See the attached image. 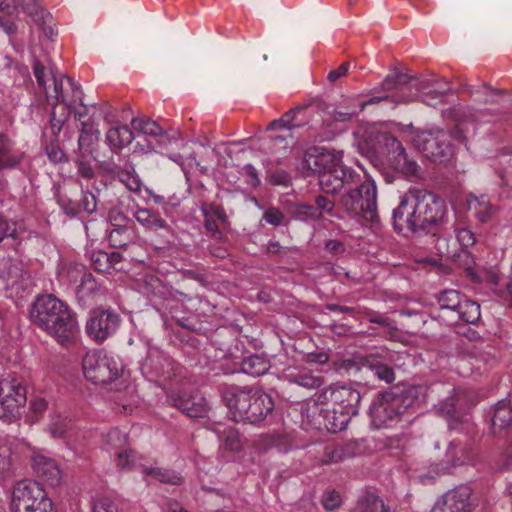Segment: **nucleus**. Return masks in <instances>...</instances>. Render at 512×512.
<instances>
[{"instance_id":"1","label":"nucleus","mask_w":512,"mask_h":512,"mask_svg":"<svg viewBox=\"0 0 512 512\" xmlns=\"http://www.w3.org/2000/svg\"><path fill=\"white\" fill-rule=\"evenodd\" d=\"M446 201L425 189H409L393 209V228L397 233L425 231L436 234L448 223Z\"/></svg>"},{"instance_id":"2","label":"nucleus","mask_w":512,"mask_h":512,"mask_svg":"<svg viewBox=\"0 0 512 512\" xmlns=\"http://www.w3.org/2000/svg\"><path fill=\"white\" fill-rule=\"evenodd\" d=\"M343 152L324 147L307 149L298 166L303 177L318 176L319 185L325 194L335 195L357 184L360 176L354 169L343 164Z\"/></svg>"},{"instance_id":"3","label":"nucleus","mask_w":512,"mask_h":512,"mask_svg":"<svg viewBox=\"0 0 512 512\" xmlns=\"http://www.w3.org/2000/svg\"><path fill=\"white\" fill-rule=\"evenodd\" d=\"M30 318L33 324L62 344L75 339L79 333L76 314L53 294L36 298L30 310Z\"/></svg>"},{"instance_id":"4","label":"nucleus","mask_w":512,"mask_h":512,"mask_svg":"<svg viewBox=\"0 0 512 512\" xmlns=\"http://www.w3.org/2000/svg\"><path fill=\"white\" fill-rule=\"evenodd\" d=\"M222 399L235 422L258 424L275 407L273 398L256 386H230L223 391Z\"/></svg>"},{"instance_id":"5","label":"nucleus","mask_w":512,"mask_h":512,"mask_svg":"<svg viewBox=\"0 0 512 512\" xmlns=\"http://www.w3.org/2000/svg\"><path fill=\"white\" fill-rule=\"evenodd\" d=\"M417 394V387L399 385L378 392L369 408L371 425L380 429L398 422L401 415L413 405Z\"/></svg>"},{"instance_id":"6","label":"nucleus","mask_w":512,"mask_h":512,"mask_svg":"<svg viewBox=\"0 0 512 512\" xmlns=\"http://www.w3.org/2000/svg\"><path fill=\"white\" fill-rule=\"evenodd\" d=\"M343 191L337 201V207L349 218L360 223H376L379 219L377 211V186L371 179H356Z\"/></svg>"},{"instance_id":"7","label":"nucleus","mask_w":512,"mask_h":512,"mask_svg":"<svg viewBox=\"0 0 512 512\" xmlns=\"http://www.w3.org/2000/svg\"><path fill=\"white\" fill-rule=\"evenodd\" d=\"M464 141L462 129L459 125L447 132L443 129H430L418 132L413 143L417 150L432 162L445 163L453 155L452 140Z\"/></svg>"},{"instance_id":"8","label":"nucleus","mask_w":512,"mask_h":512,"mask_svg":"<svg viewBox=\"0 0 512 512\" xmlns=\"http://www.w3.org/2000/svg\"><path fill=\"white\" fill-rule=\"evenodd\" d=\"M11 512H56L42 486L31 480L17 482L12 490Z\"/></svg>"},{"instance_id":"9","label":"nucleus","mask_w":512,"mask_h":512,"mask_svg":"<svg viewBox=\"0 0 512 512\" xmlns=\"http://www.w3.org/2000/svg\"><path fill=\"white\" fill-rule=\"evenodd\" d=\"M414 79L402 72H394L387 75L380 87V95L372 96L368 100L360 103V111H363L367 105L378 104L382 101H391L393 103H405L410 101V92L412 87L422 91L426 88L424 82L412 83Z\"/></svg>"},{"instance_id":"10","label":"nucleus","mask_w":512,"mask_h":512,"mask_svg":"<svg viewBox=\"0 0 512 512\" xmlns=\"http://www.w3.org/2000/svg\"><path fill=\"white\" fill-rule=\"evenodd\" d=\"M140 369L150 380L159 381L163 385L171 383L174 379L181 380L184 371L183 367L157 347H149Z\"/></svg>"},{"instance_id":"11","label":"nucleus","mask_w":512,"mask_h":512,"mask_svg":"<svg viewBox=\"0 0 512 512\" xmlns=\"http://www.w3.org/2000/svg\"><path fill=\"white\" fill-rule=\"evenodd\" d=\"M26 401V388L17 379H0V419L11 422L18 418Z\"/></svg>"},{"instance_id":"12","label":"nucleus","mask_w":512,"mask_h":512,"mask_svg":"<svg viewBox=\"0 0 512 512\" xmlns=\"http://www.w3.org/2000/svg\"><path fill=\"white\" fill-rule=\"evenodd\" d=\"M361 401L360 392L349 385H331L318 396V403L329 405L356 416Z\"/></svg>"},{"instance_id":"13","label":"nucleus","mask_w":512,"mask_h":512,"mask_svg":"<svg viewBox=\"0 0 512 512\" xmlns=\"http://www.w3.org/2000/svg\"><path fill=\"white\" fill-rule=\"evenodd\" d=\"M83 373L87 380L94 384H106L119 375L117 362L110 357L101 356L96 352H88L82 361Z\"/></svg>"},{"instance_id":"14","label":"nucleus","mask_w":512,"mask_h":512,"mask_svg":"<svg viewBox=\"0 0 512 512\" xmlns=\"http://www.w3.org/2000/svg\"><path fill=\"white\" fill-rule=\"evenodd\" d=\"M120 321V316L110 309H92L85 330L91 339L103 342L117 331Z\"/></svg>"},{"instance_id":"15","label":"nucleus","mask_w":512,"mask_h":512,"mask_svg":"<svg viewBox=\"0 0 512 512\" xmlns=\"http://www.w3.org/2000/svg\"><path fill=\"white\" fill-rule=\"evenodd\" d=\"M116 163L113 158L98 162V168L102 174L112 179H118L130 191L138 192L141 190V180L136 174L134 164L129 157L119 159Z\"/></svg>"},{"instance_id":"16","label":"nucleus","mask_w":512,"mask_h":512,"mask_svg":"<svg viewBox=\"0 0 512 512\" xmlns=\"http://www.w3.org/2000/svg\"><path fill=\"white\" fill-rule=\"evenodd\" d=\"M318 401L313 406L312 415H308L310 423L317 429H326L329 432L337 433L346 429L348 423L353 417L343 410L329 405L319 406Z\"/></svg>"},{"instance_id":"17","label":"nucleus","mask_w":512,"mask_h":512,"mask_svg":"<svg viewBox=\"0 0 512 512\" xmlns=\"http://www.w3.org/2000/svg\"><path fill=\"white\" fill-rule=\"evenodd\" d=\"M167 401L190 418H204L208 415L207 401L198 393L171 390L167 395Z\"/></svg>"},{"instance_id":"18","label":"nucleus","mask_w":512,"mask_h":512,"mask_svg":"<svg viewBox=\"0 0 512 512\" xmlns=\"http://www.w3.org/2000/svg\"><path fill=\"white\" fill-rule=\"evenodd\" d=\"M51 78V85H48L46 89H43L45 92L46 100L49 105L52 107H59L61 105H67L72 106L74 102H76V99L73 101H68L64 95L63 92V82L64 80L67 81L68 85L72 89L74 93V97L79 99V104L84 106L81 98L82 91L80 89V86L74 82V80L70 77H67L65 75H60L58 78L56 75V72L53 68L50 69Z\"/></svg>"},{"instance_id":"19","label":"nucleus","mask_w":512,"mask_h":512,"mask_svg":"<svg viewBox=\"0 0 512 512\" xmlns=\"http://www.w3.org/2000/svg\"><path fill=\"white\" fill-rule=\"evenodd\" d=\"M362 154L365 155L372 164L378 165L381 162L380 154L386 156L388 164L393 156L402 153L405 148L401 142L391 133L382 132L376 136V147H360Z\"/></svg>"},{"instance_id":"20","label":"nucleus","mask_w":512,"mask_h":512,"mask_svg":"<svg viewBox=\"0 0 512 512\" xmlns=\"http://www.w3.org/2000/svg\"><path fill=\"white\" fill-rule=\"evenodd\" d=\"M363 367L369 369L381 381L387 384L395 380L393 354L386 349L369 353L360 360Z\"/></svg>"},{"instance_id":"21","label":"nucleus","mask_w":512,"mask_h":512,"mask_svg":"<svg viewBox=\"0 0 512 512\" xmlns=\"http://www.w3.org/2000/svg\"><path fill=\"white\" fill-rule=\"evenodd\" d=\"M32 468L38 478L51 486H57L61 480V471L52 458L44 455H35L32 459Z\"/></svg>"},{"instance_id":"22","label":"nucleus","mask_w":512,"mask_h":512,"mask_svg":"<svg viewBox=\"0 0 512 512\" xmlns=\"http://www.w3.org/2000/svg\"><path fill=\"white\" fill-rule=\"evenodd\" d=\"M470 497L471 489L468 486H459L448 491L438 503L452 512H471Z\"/></svg>"},{"instance_id":"23","label":"nucleus","mask_w":512,"mask_h":512,"mask_svg":"<svg viewBox=\"0 0 512 512\" xmlns=\"http://www.w3.org/2000/svg\"><path fill=\"white\" fill-rule=\"evenodd\" d=\"M470 497L471 489L468 486H459L448 491L438 503L452 512H471Z\"/></svg>"},{"instance_id":"24","label":"nucleus","mask_w":512,"mask_h":512,"mask_svg":"<svg viewBox=\"0 0 512 512\" xmlns=\"http://www.w3.org/2000/svg\"><path fill=\"white\" fill-rule=\"evenodd\" d=\"M459 399V392L453 389L452 394L437 406L439 414L449 419V428L452 430H457L458 425H468V421L463 419L457 409Z\"/></svg>"},{"instance_id":"25","label":"nucleus","mask_w":512,"mask_h":512,"mask_svg":"<svg viewBox=\"0 0 512 512\" xmlns=\"http://www.w3.org/2000/svg\"><path fill=\"white\" fill-rule=\"evenodd\" d=\"M105 138L111 152L119 154L122 148L128 146L133 141L134 135L127 125H119L110 128Z\"/></svg>"},{"instance_id":"26","label":"nucleus","mask_w":512,"mask_h":512,"mask_svg":"<svg viewBox=\"0 0 512 512\" xmlns=\"http://www.w3.org/2000/svg\"><path fill=\"white\" fill-rule=\"evenodd\" d=\"M25 275L26 272L20 261L9 257L0 259V279L3 280L7 286L13 287L20 280L24 279Z\"/></svg>"},{"instance_id":"27","label":"nucleus","mask_w":512,"mask_h":512,"mask_svg":"<svg viewBox=\"0 0 512 512\" xmlns=\"http://www.w3.org/2000/svg\"><path fill=\"white\" fill-rule=\"evenodd\" d=\"M22 154L13 151V142L5 133H0V172L16 168L22 161Z\"/></svg>"},{"instance_id":"28","label":"nucleus","mask_w":512,"mask_h":512,"mask_svg":"<svg viewBox=\"0 0 512 512\" xmlns=\"http://www.w3.org/2000/svg\"><path fill=\"white\" fill-rule=\"evenodd\" d=\"M389 165L394 171L402 174L407 178L421 177V167L414 159L408 156L405 150L400 154L398 153L397 156H393Z\"/></svg>"},{"instance_id":"29","label":"nucleus","mask_w":512,"mask_h":512,"mask_svg":"<svg viewBox=\"0 0 512 512\" xmlns=\"http://www.w3.org/2000/svg\"><path fill=\"white\" fill-rule=\"evenodd\" d=\"M134 217L145 229L153 232H157L160 229L167 230L169 228L168 223L160 214L152 209L140 208L135 212Z\"/></svg>"},{"instance_id":"30","label":"nucleus","mask_w":512,"mask_h":512,"mask_svg":"<svg viewBox=\"0 0 512 512\" xmlns=\"http://www.w3.org/2000/svg\"><path fill=\"white\" fill-rule=\"evenodd\" d=\"M354 512H392L374 492L366 491L358 499Z\"/></svg>"},{"instance_id":"31","label":"nucleus","mask_w":512,"mask_h":512,"mask_svg":"<svg viewBox=\"0 0 512 512\" xmlns=\"http://www.w3.org/2000/svg\"><path fill=\"white\" fill-rule=\"evenodd\" d=\"M512 423V407L507 400L499 401L494 408L492 428L494 433L507 428Z\"/></svg>"},{"instance_id":"32","label":"nucleus","mask_w":512,"mask_h":512,"mask_svg":"<svg viewBox=\"0 0 512 512\" xmlns=\"http://www.w3.org/2000/svg\"><path fill=\"white\" fill-rule=\"evenodd\" d=\"M269 368V361L259 355H250L240 362V371L253 377L265 374Z\"/></svg>"},{"instance_id":"33","label":"nucleus","mask_w":512,"mask_h":512,"mask_svg":"<svg viewBox=\"0 0 512 512\" xmlns=\"http://www.w3.org/2000/svg\"><path fill=\"white\" fill-rule=\"evenodd\" d=\"M285 205L289 218L302 222L317 221L312 204L287 201Z\"/></svg>"},{"instance_id":"34","label":"nucleus","mask_w":512,"mask_h":512,"mask_svg":"<svg viewBox=\"0 0 512 512\" xmlns=\"http://www.w3.org/2000/svg\"><path fill=\"white\" fill-rule=\"evenodd\" d=\"M71 108L72 106L67 105L52 107L49 118V129L51 132L49 137L58 138L60 131L70 117Z\"/></svg>"},{"instance_id":"35","label":"nucleus","mask_w":512,"mask_h":512,"mask_svg":"<svg viewBox=\"0 0 512 512\" xmlns=\"http://www.w3.org/2000/svg\"><path fill=\"white\" fill-rule=\"evenodd\" d=\"M446 456L449 458L451 465L456 467L465 464L472 458V448L453 440L448 446Z\"/></svg>"},{"instance_id":"36","label":"nucleus","mask_w":512,"mask_h":512,"mask_svg":"<svg viewBox=\"0 0 512 512\" xmlns=\"http://www.w3.org/2000/svg\"><path fill=\"white\" fill-rule=\"evenodd\" d=\"M99 294H102L101 285L96 281L91 273L84 272L81 277L80 285L77 288V296L79 300L94 298Z\"/></svg>"},{"instance_id":"37","label":"nucleus","mask_w":512,"mask_h":512,"mask_svg":"<svg viewBox=\"0 0 512 512\" xmlns=\"http://www.w3.org/2000/svg\"><path fill=\"white\" fill-rule=\"evenodd\" d=\"M48 128H45L43 131V144L45 146V152L48 159L54 164L66 163L68 162L67 155L63 152V150L59 146V139L48 137L47 134Z\"/></svg>"},{"instance_id":"38","label":"nucleus","mask_w":512,"mask_h":512,"mask_svg":"<svg viewBox=\"0 0 512 512\" xmlns=\"http://www.w3.org/2000/svg\"><path fill=\"white\" fill-rule=\"evenodd\" d=\"M458 319L468 324H477L481 317L480 305L472 300H462L456 311Z\"/></svg>"},{"instance_id":"39","label":"nucleus","mask_w":512,"mask_h":512,"mask_svg":"<svg viewBox=\"0 0 512 512\" xmlns=\"http://www.w3.org/2000/svg\"><path fill=\"white\" fill-rule=\"evenodd\" d=\"M14 458L9 442L0 437V474L11 475L13 473Z\"/></svg>"},{"instance_id":"40","label":"nucleus","mask_w":512,"mask_h":512,"mask_svg":"<svg viewBox=\"0 0 512 512\" xmlns=\"http://www.w3.org/2000/svg\"><path fill=\"white\" fill-rule=\"evenodd\" d=\"M469 208L474 211L476 218L482 222H488L493 215V207L484 197H473L469 200Z\"/></svg>"},{"instance_id":"41","label":"nucleus","mask_w":512,"mask_h":512,"mask_svg":"<svg viewBox=\"0 0 512 512\" xmlns=\"http://www.w3.org/2000/svg\"><path fill=\"white\" fill-rule=\"evenodd\" d=\"M220 440L224 444V448L231 452H239L243 448L242 439L237 429L227 427L219 434Z\"/></svg>"},{"instance_id":"42","label":"nucleus","mask_w":512,"mask_h":512,"mask_svg":"<svg viewBox=\"0 0 512 512\" xmlns=\"http://www.w3.org/2000/svg\"><path fill=\"white\" fill-rule=\"evenodd\" d=\"M437 300L441 311H450L453 313H456L462 302L460 293L456 290L442 291Z\"/></svg>"},{"instance_id":"43","label":"nucleus","mask_w":512,"mask_h":512,"mask_svg":"<svg viewBox=\"0 0 512 512\" xmlns=\"http://www.w3.org/2000/svg\"><path fill=\"white\" fill-rule=\"evenodd\" d=\"M142 289L147 295H153L159 298H164L167 294L166 285L155 275L144 276Z\"/></svg>"},{"instance_id":"44","label":"nucleus","mask_w":512,"mask_h":512,"mask_svg":"<svg viewBox=\"0 0 512 512\" xmlns=\"http://www.w3.org/2000/svg\"><path fill=\"white\" fill-rule=\"evenodd\" d=\"M15 6H21L22 9L38 24H44L45 17L50 15L36 3V0H15Z\"/></svg>"},{"instance_id":"45","label":"nucleus","mask_w":512,"mask_h":512,"mask_svg":"<svg viewBox=\"0 0 512 512\" xmlns=\"http://www.w3.org/2000/svg\"><path fill=\"white\" fill-rule=\"evenodd\" d=\"M108 240L114 248H126L132 241V230L130 227L112 228Z\"/></svg>"},{"instance_id":"46","label":"nucleus","mask_w":512,"mask_h":512,"mask_svg":"<svg viewBox=\"0 0 512 512\" xmlns=\"http://www.w3.org/2000/svg\"><path fill=\"white\" fill-rule=\"evenodd\" d=\"M337 205V202L329 199L323 194H319L314 198V204H312V207L315 210V216L317 220H320L323 218L324 214L333 216L334 210Z\"/></svg>"},{"instance_id":"47","label":"nucleus","mask_w":512,"mask_h":512,"mask_svg":"<svg viewBox=\"0 0 512 512\" xmlns=\"http://www.w3.org/2000/svg\"><path fill=\"white\" fill-rule=\"evenodd\" d=\"M144 472L150 475L162 483H168L173 485H179L182 482V477L174 471L163 469V468H149L145 469Z\"/></svg>"},{"instance_id":"48","label":"nucleus","mask_w":512,"mask_h":512,"mask_svg":"<svg viewBox=\"0 0 512 512\" xmlns=\"http://www.w3.org/2000/svg\"><path fill=\"white\" fill-rule=\"evenodd\" d=\"M131 124L134 129L140 130L145 135L155 137L164 135V130L162 129V127L152 120L133 118Z\"/></svg>"},{"instance_id":"49","label":"nucleus","mask_w":512,"mask_h":512,"mask_svg":"<svg viewBox=\"0 0 512 512\" xmlns=\"http://www.w3.org/2000/svg\"><path fill=\"white\" fill-rule=\"evenodd\" d=\"M309 107L310 104H302L288 111L292 112L294 115L293 119L291 120V125L293 129L304 127L309 124L311 118V115L308 111Z\"/></svg>"},{"instance_id":"50","label":"nucleus","mask_w":512,"mask_h":512,"mask_svg":"<svg viewBox=\"0 0 512 512\" xmlns=\"http://www.w3.org/2000/svg\"><path fill=\"white\" fill-rule=\"evenodd\" d=\"M51 68H53L55 70L54 66H50L48 68L40 60H38V59L34 60V63H33L34 76L37 80L38 86L42 89H46V87L48 85H50V83H51V80H49V78H51V74H50Z\"/></svg>"},{"instance_id":"51","label":"nucleus","mask_w":512,"mask_h":512,"mask_svg":"<svg viewBox=\"0 0 512 512\" xmlns=\"http://www.w3.org/2000/svg\"><path fill=\"white\" fill-rule=\"evenodd\" d=\"M265 165L267 167V180L272 185H281V186H289L291 185V177L290 175L283 169L272 170L268 166L271 161L266 160Z\"/></svg>"},{"instance_id":"52","label":"nucleus","mask_w":512,"mask_h":512,"mask_svg":"<svg viewBox=\"0 0 512 512\" xmlns=\"http://www.w3.org/2000/svg\"><path fill=\"white\" fill-rule=\"evenodd\" d=\"M262 219L269 225L278 227L281 225H288L289 219L286 218L284 212L277 207H268L263 215Z\"/></svg>"},{"instance_id":"53","label":"nucleus","mask_w":512,"mask_h":512,"mask_svg":"<svg viewBox=\"0 0 512 512\" xmlns=\"http://www.w3.org/2000/svg\"><path fill=\"white\" fill-rule=\"evenodd\" d=\"M104 441L108 450L109 447L114 449H121L126 445L127 436L121 430L113 428L104 435Z\"/></svg>"},{"instance_id":"54","label":"nucleus","mask_w":512,"mask_h":512,"mask_svg":"<svg viewBox=\"0 0 512 512\" xmlns=\"http://www.w3.org/2000/svg\"><path fill=\"white\" fill-rule=\"evenodd\" d=\"M289 380L290 382L308 389L319 388L323 383L320 377L309 374L289 375Z\"/></svg>"},{"instance_id":"55","label":"nucleus","mask_w":512,"mask_h":512,"mask_svg":"<svg viewBox=\"0 0 512 512\" xmlns=\"http://www.w3.org/2000/svg\"><path fill=\"white\" fill-rule=\"evenodd\" d=\"M57 203L61 207L64 214L71 218L76 217L81 212V205L65 195L57 194Z\"/></svg>"},{"instance_id":"56","label":"nucleus","mask_w":512,"mask_h":512,"mask_svg":"<svg viewBox=\"0 0 512 512\" xmlns=\"http://www.w3.org/2000/svg\"><path fill=\"white\" fill-rule=\"evenodd\" d=\"M317 270L322 276H332L335 279H338L342 274L346 278H350L349 272H344V268L341 266H337L332 264L331 262H323L317 266Z\"/></svg>"},{"instance_id":"57","label":"nucleus","mask_w":512,"mask_h":512,"mask_svg":"<svg viewBox=\"0 0 512 512\" xmlns=\"http://www.w3.org/2000/svg\"><path fill=\"white\" fill-rule=\"evenodd\" d=\"M117 466L121 469L132 468L136 464V452L132 449H124L120 452H116Z\"/></svg>"},{"instance_id":"58","label":"nucleus","mask_w":512,"mask_h":512,"mask_svg":"<svg viewBox=\"0 0 512 512\" xmlns=\"http://www.w3.org/2000/svg\"><path fill=\"white\" fill-rule=\"evenodd\" d=\"M108 219L112 228L129 227V218L119 209L112 208L108 213Z\"/></svg>"},{"instance_id":"59","label":"nucleus","mask_w":512,"mask_h":512,"mask_svg":"<svg viewBox=\"0 0 512 512\" xmlns=\"http://www.w3.org/2000/svg\"><path fill=\"white\" fill-rule=\"evenodd\" d=\"M108 253L98 251L92 254L91 262L94 269L98 272H107L110 269Z\"/></svg>"},{"instance_id":"60","label":"nucleus","mask_w":512,"mask_h":512,"mask_svg":"<svg viewBox=\"0 0 512 512\" xmlns=\"http://www.w3.org/2000/svg\"><path fill=\"white\" fill-rule=\"evenodd\" d=\"M92 512H120V510L113 500L103 497L93 502Z\"/></svg>"},{"instance_id":"61","label":"nucleus","mask_w":512,"mask_h":512,"mask_svg":"<svg viewBox=\"0 0 512 512\" xmlns=\"http://www.w3.org/2000/svg\"><path fill=\"white\" fill-rule=\"evenodd\" d=\"M78 203L81 205V211H84L88 214L94 213L97 209L96 197L89 191L82 192V198Z\"/></svg>"},{"instance_id":"62","label":"nucleus","mask_w":512,"mask_h":512,"mask_svg":"<svg viewBox=\"0 0 512 512\" xmlns=\"http://www.w3.org/2000/svg\"><path fill=\"white\" fill-rule=\"evenodd\" d=\"M16 223L0 217V242L5 238H16Z\"/></svg>"},{"instance_id":"63","label":"nucleus","mask_w":512,"mask_h":512,"mask_svg":"<svg viewBox=\"0 0 512 512\" xmlns=\"http://www.w3.org/2000/svg\"><path fill=\"white\" fill-rule=\"evenodd\" d=\"M343 459V449L337 446H326L324 449L323 463H337Z\"/></svg>"},{"instance_id":"64","label":"nucleus","mask_w":512,"mask_h":512,"mask_svg":"<svg viewBox=\"0 0 512 512\" xmlns=\"http://www.w3.org/2000/svg\"><path fill=\"white\" fill-rule=\"evenodd\" d=\"M322 504L327 511L334 510L340 506L341 496L336 491H328L323 495Z\"/></svg>"}]
</instances>
